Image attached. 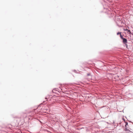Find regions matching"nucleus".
<instances>
[{"instance_id":"nucleus-1","label":"nucleus","mask_w":133,"mask_h":133,"mask_svg":"<svg viewBox=\"0 0 133 133\" xmlns=\"http://www.w3.org/2000/svg\"><path fill=\"white\" fill-rule=\"evenodd\" d=\"M123 42L125 44L127 43V40L126 38H124L123 39Z\"/></svg>"},{"instance_id":"nucleus-2","label":"nucleus","mask_w":133,"mask_h":133,"mask_svg":"<svg viewBox=\"0 0 133 133\" xmlns=\"http://www.w3.org/2000/svg\"><path fill=\"white\" fill-rule=\"evenodd\" d=\"M124 130L125 131H130V130H129L127 129V127L126 128H125Z\"/></svg>"},{"instance_id":"nucleus-3","label":"nucleus","mask_w":133,"mask_h":133,"mask_svg":"<svg viewBox=\"0 0 133 133\" xmlns=\"http://www.w3.org/2000/svg\"><path fill=\"white\" fill-rule=\"evenodd\" d=\"M120 37L122 39H123V38H123V36H122V35H121V34L120 35Z\"/></svg>"},{"instance_id":"nucleus-4","label":"nucleus","mask_w":133,"mask_h":133,"mask_svg":"<svg viewBox=\"0 0 133 133\" xmlns=\"http://www.w3.org/2000/svg\"><path fill=\"white\" fill-rule=\"evenodd\" d=\"M125 124H126L125 125V128H126L127 127V125L128 124V123L127 122H126Z\"/></svg>"},{"instance_id":"nucleus-5","label":"nucleus","mask_w":133,"mask_h":133,"mask_svg":"<svg viewBox=\"0 0 133 133\" xmlns=\"http://www.w3.org/2000/svg\"><path fill=\"white\" fill-rule=\"evenodd\" d=\"M117 35H118L119 34H120V35L121 34V32H118L117 33Z\"/></svg>"},{"instance_id":"nucleus-6","label":"nucleus","mask_w":133,"mask_h":133,"mask_svg":"<svg viewBox=\"0 0 133 133\" xmlns=\"http://www.w3.org/2000/svg\"><path fill=\"white\" fill-rule=\"evenodd\" d=\"M128 32H130V33H129V34H131V32H130V30H128Z\"/></svg>"},{"instance_id":"nucleus-7","label":"nucleus","mask_w":133,"mask_h":133,"mask_svg":"<svg viewBox=\"0 0 133 133\" xmlns=\"http://www.w3.org/2000/svg\"><path fill=\"white\" fill-rule=\"evenodd\" d=\"M124 31H128V29H124Z\"/></svg>"}]
</instances>
